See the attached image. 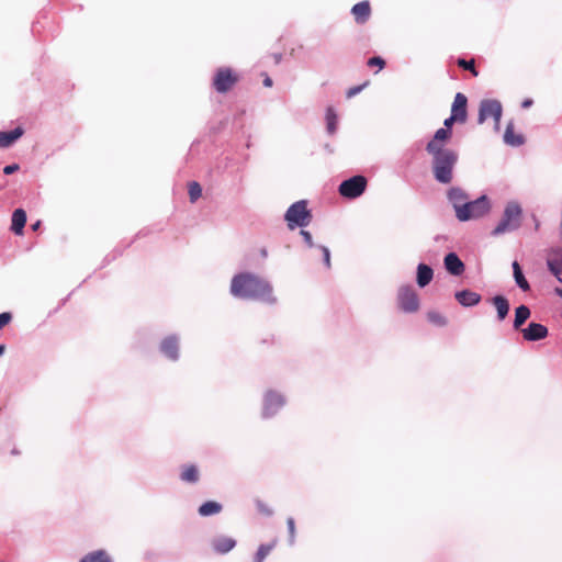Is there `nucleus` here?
Masks as SVG:
<instances>
[{"label": "nucleus", "instance_id": "nucleus-1", "mask_svg": "<svg viewBox=\"0 0 562 562\" xmlns=\"http://www.w3.org/2000/svg\"><path fill=\"white\" fill-rule=\"evenodd\" d=\"M229 292L237 299L261 301L267 304L277 303L271 283L251 272L235 274L231 281Z\"/></svg>", "mask_w": 562, "mask_h": 562}, {"label": "nucleus", "instance_id": "nucleus-2", "mask_svg": "<svg viewBox=\"0 0 562 562\" xmlns=\"http://www.w3.org/2000/svg\"><path fill=\"white\" fill-rule=\"evenodd\" d=\"M432 157V173L439 183H450L453 179V169L458 161V154L450 150L427 151Z\"/></svg>", "mask_w": 562, "mask_h": 562}, {"label": "nucleus", "instance_id": "nucleus-3", "mask_svg": "<svg viewBox=\"0 0 562 562\" xmlns=\"http://www.w3.org/2000/svg\"><path fill=\"white\" fill-rule=\"evenodd\" d=\"M522 210L518 202L510 201L504 209L503 216L495 228L492 231L493 236H499L513 231L520 226Z\"/></svg>", "mask_w": 562, "mask_h": 562}, {"label": "nucleus", "instance_id": "nucleus-4", "mask_svg": "<svg viewBox=\"0 0 562 562\" xmlns=\"http://www.w3.org/2000/svg\"><path fill=\"white\" fill-rule=\"evenodd\" d=\"M491 209L490 199L486 195H481L473 201L468 200L465 204H462L456 217L459 222L476 221L487 215Z\"/></svg>", "mask_w": 562, "mask_h": 562}, {"label": "nucleus", "instance_id": "nucleus-5", "mask_svg": "<svg viewBox=\"0 0 562 562\" xmlns=\"http://www.w3.org/2000/svg\"><path fill=\"white\" fill-rule=\"evenodd\" d=\"M285 221L290 229L295 227H305L310 224L312 215L307 210V203L305 200L293 203L284 215Z\"/></svg>", "mask_w": 562, "mask_h": 562}, {"label": "nucleus", "instance_id": "nucleus-6", "mask_svg": "<svg viewBox=\"0 0 562 562\" xmlns=\"http://www.w3.org/2000/svg\"><path fill=\"white\" fill-rule=\"evenodd\" d=\"M502 113L503 106L499 101L495 99H485L480 103L477 121L480 124H482L487 119H493L495 123V130L498 131Z\"/></svg>", "mask_w": 562, "mask_h": 562}, {"label": "nucleus", "instance_id": "nucleus-7", "mask_svg": "<svg viewBox=\"0 0 562 562\" xmlns=\"http://www.w3.org/2000/svg\"><path fill=\"white\" fill-rule=\"evenodd\" d=\"M397 304L404 313H415L419 310V297L412 285H402L397 291Z\"/></svg>", "mask_w": 562, "mask_h": 562}, {"label": "nucleus", "instance_id": "nucleus-8", "mask_svg": "<svg viewBox=\"0 0 562 562\" xmlns=\"http://www.w3.org/2000/svg\"><path fill=\"white\" fill-rule=\"evenodd\" d=\"M285 405V397L276 391L269 390L263 395L262 417H273Z\"/></svg>", "mask_w": 562, "mask_h": 562}, {"label": "nucleus", "instance_id": "nucleus-9", "mask_svg": "<svg viewBox=\"0 0 562 562\" xmlns=\"http://www.w3.org/2000/svg\"><path fill=\"white\" fill-rule=\"evenodd\" d=\"M367 187V180L362 176H353L350 179L342 181L339 186L340 195L348 199H356L360 196Z\"/></svg>", "mask_w": 562, "mask_h": 562}, {"label": "nucleus", "instance_id": "nucleus-10", "mask_svg": "<svg viewBox=\"0 0 562 562\" xmlns=\"http://www.w3.org/2000/svg\"><path fill=\"white\" fill-rule=\"evenodd\" d=\"M237 81V77L229 68H221L214 76L213 86L217 92H227Z\"/></svg>", "mask_w": 562, "mask_h": 562}, {"label": "nucleus", "instance_id": "nucleus-11", "mask_svg": "<svg viewBox=\"0 0 562 562\" xmlns=\"http://www.w3.org/2000/svg\"><path fill=\"white\" fill-rule=\"evenodd\" d=\"M451 130L448 128H439L436 131L432 139L428 142L426 146L427 151H442V150H450V148L446 147V143L451 137Z\"/></svg>", "mask_w": 562, "mask_h": 562}, {"label": "nucleus", "instance_id": "nucleus-12", "mask_svg": "<svg viewBox=\"0 0 562 562\" xmlns=\"http://www.w3.org/2000/svg\"><path fill=\"white\" fill-rule=\"evenodd\" d=\"M447 199L454 210V214L459 213V210L462 207V204L469 200V195L464 190L459 187H452L447 192Z\"/></svg>", "mask_w": 562, "mask_h": 562}, {"label": "nucleus", "instance_id": "nucleus-13", "mask_svg": "<svg viewBox=\"0 0 562 562\" xmlns=\"http://www.w3.org/2000/svg\"><path fill=\"white\" fill-rule=\"evenodd\" d=\"M161 353L168 359L176 361L179 358V339L176 336L165 338L160 344Z\"/></svg>", "mask_w": 562, "mask_h": 562}, {"label": "nucleus", "instance_id": "nucleus-14", "mask_svg": "<svg viewBox=\"0 0 562 562\" xmlns=\"http://www.w3.org/2000/svg\"><path fill=\"white\" fill-rule=\"evenodd\" d=\"M522 336L528 341H537L548 336V328L539 323H530L527 328L522 329Z\"/></svg>", "mask_w": 562, "mask_h": 562}, {"label": "nucleus", "instance_id": "nucleus-15", "mask_svg": "<svg viewBox=\"0 0 562 562\" xmlns=\"http://www.w3.org/2000/svg\"><path fill=\"white\" fill-rule=\"evenodd\" d=\"M547 265L550 272L559 280V282H562V250H551L547 259Z\"/></svg>", "mask_w": 562, "mask_h": 562}, {"label": "nucleus", "instance_id": "nucleus-16", "mask_svg": "<svg viewBox=\"0 0 562 562\" xmlns=\"http://www.w3.org/2000/svg\"><path fill=\"white\" fill-rule=\"evenodd\" d=\"M467 97L458 92L454 97L452 108H451V114H457L459 116V122L463 123L467 120Z\"/></svg>", "mask_w": 562, "mask_h": 562}, {"label": "nucleus", "instance_id": "nucleus-17", "mask_svg": "<svg viewBox=\"0 0 562 562\" xmlns=\"http://www.w3.org/2000/svg\"><path fill=\"white\" fill-rule=\"evenodd\" d=\"M443 263L446 270L452 276H460L464 271L463 262L454 252L448 254L445 257Z\"/></svg>", "mask_w": 562, "mask_h": 562}, {"label": "nucleus", "instance_id": "nucleus-18", "mask_svg": "<svg viewBox=\"0 0 562 562\" xmlns=\"http://www.w3.org/2000/svg\"><path fill=\"white\" fill-rule=\"evenodd\" d=\"M300 234L303 237V239L308 248H317L321 251V254L323 256L324 263H325L326 268L329 269L330 268V251H329V249L326 246H322V245L316 246L313 241V238H312V235L310 232L301 229Z\"/></svg>", "mask_w": 562, "mask_h": 562}, {"label": "nucleus", "instance_id": "nucleus-19", "mask_svg": "<svg viewBox=\"0 0 562 562\" xmlns=\"http://www.w3.org/2000/svg\"><path fill=\"white\" fill-rule=\"evenodd\" d=\"M456 300L462 306L470 307L480 303L481 295L470 290H462L456 293Z\"/></svg>", "mask_w": 562, "mask_h": 562}, {"label": "nucleus", "instance_id": "nucleus-20", "mask_svg": "<svg viewBox=\"0 0 562 562\" xmlns=\"http://www.w3.org/2000/svg\"><path fill=\"white\" fill-rule=\"evenodd\" d=\"M24 131L22 127L18 126L9 132H0V148H8L14 142H16L22 135Z\"/></svg>", "mask_w": 562, "mask_h": 562}, {"label": "nucleus", "instance_id": "nucleus-21", "mask_svg": "<svg viewBox=\"0 0 562 562\" xmlns=\"http://www.w3.org/2000/svg\"><path fill=\"white\" fill-rule=\"evenodd\" d=\"M351 13L358 23H364L370 18L371 9L368 1H361L355 4L351 9Z\"/></svg>", "mask_w": 562, "mask_h": 562}, {"label": "nucleus", "instance_id": "nucleus-22", "mask_svg": "<svg viewBox=\"0 0 562 562\" xmlns=\"http://www.w3.org/2000/svg\"><path fill=\"white\" fill-rule=\"evenodd\" d=\"M236 546V541L231 537H217L213 540L212 547L213 549L221 554H225L233 550Z\"/></svg>", "mask_w": 562, "mask_h": 562}, {"label": "nucleus", "instance_id": "nucleus-23", "mask_svg": "<svg viewBox=\"0 0 562 562\" xmlns=\"http://www.w3.org/2000/svg\"><path fill=\"white\" fill-rule=\"evenodd\" d=\"M432 277H434V271L432 269L425 265V263H419L417 266V284L420 286V288H425L426 285H428L430 283V281L432 280Z\"/></svg>", "mask_w": 562, "mask_h": 562}, {"label": "nucleus", "instance_id": "nucleus-24", "mask_svg": "<svg viewBox=\"0 0 562 562\" xmlns=\"http://www.w3.org/2000/svg\"><path fill=\"white\" fill-rule=\"evenodd\" d=\"M26 223V213L22 209H16L12 214V225L11 229L16 235H21L23 233V228Z\"/></svg>", "mask_w": 562, "mask_h": 562}, {"label": "nucleus", "instance_id": "nucleus-25", "mask_svg": "<svg viewBox=\"0 0 562 562\" xmlns=\"http://www.w3.org/2000/svg\"><path fill=\"white\" fill-rule=\"evenodd\" d=\"M504 142L506 145L518 147L524 144V137L520 134H515L514 123L509 122L506 126L504 134Z\"/></svg>", "mask_w": 562, "mask_h": 562}, {"label": "nucleus", "instance_id": "nucleus-26", "mask_svg": "<svg viewBox=\"0 0 562 562\" xmlns=\"http://www.w3.org/2000/svg\"><path fill=\"white\" fill-rule=\"evenodd\" d=\"M79 562H113L105 550H95L85 554Z\"/></svg>", "mask_w": 562, "mask_h": 562}, {"label": "nucleus", "instance_id": "nucleus-27", "mask_svg": "<svg viewBox=\"0 0 562 562\" xmlns=\"http://www.w3.org/2000/svg\"><path fill=\"white\" fill-rule=\"evenodd\" d=\"M492 302L497 311V317L499 321L505 319L509 312L508 300L503 295H496L492 299Z\"/></svg>", "mask_w": 562, "mask_h": 562}, {"label": "nucleus", "instance_id": "nucleus-28", "mask_svg": "<svg viewBox=\"0 0 562 562\" xmlns=\"http://www.w3.org/2000/svg\"><path fill=\"white\" fill-rule=\"evenodd\" d=\"M222 505L215 501H209V502H205L203 503L198 512H199V515L202 516V517H207V516H213V515H216L218 513H221L222 510Z\"/></svg>", "mask_w": 562, "mask_h": 562}, {"label": "nucleus", "instance_id": "nucleus-29", "mask_svg": "<svg viewBox=\"0 0 562 562\" xmlns=\"http://www.w3.org/2000/svg\"><path fill=\"white\" fill-rule=\"evenodd\" d=\"M180 479L187 483H196L199 481L198 468L193 464L183 467Z\"/></svg>", "mask_w": 562, "mask_h": 562}, {"label": "nucleus", "instance_id": "nucleus-30", "mask_svg": "<svg viewBox=\"0 0 562 562\" xmlns=\"http://www.w3.org/2000/svg\"><path fill=\"white\" fill-rule=\"evenodd\" d=\"M513 272H514V279L516 284L522 290L528 291L530 289V285L528 281L526 280L521 268L517 261L513 262Z\"/></svg>", "mask_w": 562, "mask_h": 562}, {"label": "nucleus", "instance_id": "nucleus-31", "mask_svg": "<svg viewBox=\"0 0 562 562\" xmlns=\"http://www.w3.org/2000/svg\"><path fill=\"white\" fill-rule=\"evenodd\" d=\"M530 310L526 305H520L515 311L514 328L518 329L529 318Z\"/></svg>", "mask_w": 562, "mask_h": 562}, {"label": "nucleus", "instance_id": "nucleus-32", "mask_svg": "<svg viewBox=\"0 0 562 562\" xmlns=\"http://www.w3.org/2000/svg\"><path fill=\"white\" fill-rule=\"evenodd\" d=\"M326 123L327 132L333 135L337 130L338 117L333 108H328L326 111Z\"/></svg>", "mask_w": 562, "mask_h": 562}, {"label": "nucleus", "instance_id": "nucleus-33", "mask_svg": "<svg viewBox=\"0 0 562 562\" xmlns=\"http://www.w3.org/2000/svg\"><path fill=\"white\" fill-rule=\"evenodd\" d=\"M276 544H277L276 540L271 541L268 544H261L258 548L257 553L255 555V562H263L266 557L271 552V550L276 547Z\"/></svg>", "mask_w": 562, "mask_h": 562}, {"label": "nucleus", "instance_id": "nucleus-34", "mask_svg": "<svg viewBox=\"0 0 562 562\" xmlns=\"http://www.w3.org/2000/svg\"><path fill=\"white\" fill-rule=\"evenodd\" d=\"M202 194L201 186L193 181L189 184V196L191 202H195Z\"/></svg>", "mask_w": 562, "mask_h": 562}, {"label": "nucleus", "instance_id": "nucleus-35", "mask_svg": "<svg viewBox=\"0 0 562 562\" xmlns=\"http://www.w3.org/2000/svg\"><path fill=\"white\" fill-rule=\"evenodd\" d=\"M427 318L430 323L437 326H445L447 324L446 317L437 312H429L427 314Z\"/></svg>", "mask_w": 562, "mask_h": 562}, {"label": "nucleus", "instance_id": "nucleus-36", "mask_svg": "<svg viewBox=\"0 0 562 562\" xmlns=\"http://www.w3.org/2000/svg\"><path fill=\"white\" fill-rule=\"evenodd\" d=\"M288 530H289V544L293 546L295 542V521L292 517L286 519Z\"/></svg>", "mask_w": 562, "mask_h": 562}, {"label": "nucleus", "instance_id": "nucleus-37", "mask_svg": "<svg viewBox=\"0 0 562 562\" xmlns=\"http://www.w3.org/2000/svg\"><path fill=\"white\" fill-rule=\"evenodd\" d=\"M458 65L464 69L471 70L474 76H477V72L474 68V60L459 59Z\"/></svg>", "mask_w": 562, "mask_h": 562}, {"label": "nucleus", "instance_id": "nucleus-38", "mask_svg": "<svg viewBox=\"0 0 562 562\" xmlns=\"http://www.w3.org/2000/svg\"><path fill=\"white\" fill-rule=\"evenodd\" d=\"M369 66H378L382 69L385 66V61L381 57H372L368 60Z\"/></svg>", "mask_w": 562, "mask_h": 562}, {"label": "nucleus", "instance_id": "nucleus-39", "mask_svg": "<svg viewBox=\"0 0 562 562\" xmlns=\"http://www.w3.org/2000/svg\"><path fill=\"white\" fill-rule=\"evenodd\" d=\"M454 122H459V116L457 114H451L448 119L445 120L442 128L450 130Z\"/></svg>", "mask_w": 562, "mask_h": 562}, {"label": "nucleus", "instance_id": "nucleus-40", "mask_svg": "<svg viewBox=\"0 0 562 562\" xmlns=\"http://www.w3.org/2000/svg\"><path fill=\"white\" fill-rule=\"evenodd\" d=\"M11 318H12V315L10 313H8V312L1 313L0 314V329L3 326L8 325L10 323Z\"/></svg>", "mask_w": 562, "mask_h": 562}, {"label": "nucleus", "instance_id": "nucleus-41", "mask_svg": "<svg viewBox=\"0 0 562 562\" xmlns=\"http://www.w3.org/2000/svg\"><path fill=\"white\" fill-rule=\"evenodd\" d=\"M19 168H20V167H19V165H18V164L8 165V166H5V167L3 168V172H4L5 175H11V173H13V172L18 171V170H19Z\"/></svg>", "mask_w": 562, "mask_h": 562}, {"label": "nucleus", "instance_id": "nucleus-42", "mask_svg": "<svg viewBox=\"0 0 562 562\" xmlns=\"http://www.w3.org/2000/svg\"><path fill=\"white\" fill-rule=\"evenodd\" d=\"M258 509H259L260 513H262V514H265L267 516L272 515V509H270L267 505H265L261 502L258 503Z\"/></svg>", "mask_w": 562, "mask_h": 562}, {"label": "nucleus", "instance_id": "nucleus-43", "mask_svg": "<svg viewBox=\"0 0 562 562\" xmlns=\"http://www.w3.org/2000/svg\"><path fill=\"white\" fill-rule=\"evenodd\" d=\"M361 90H362V86L353 87V88L348 90L347 97L351 98V97L356 95L357 93H359Z\"/></svg>", "mask_w": 562, "mask_h": 562}, {"label": "nucleus", "instance_id": "nucleus-44", "mask_svg": "<svg viewBox=\"0 0 562 562\" xmlns=\"http://www.w3.org/2000/svg\"><path fill=\"white\" fill-rule=\"evenodd\" d=\"M531 104H532V100H530V99H526V100H524V101H522L521 106H522V108H525V109H527V108H529Z\"/></svg>", "mask_w": 562, "mask_h": 562}, {"label": "nucleus", "instance_id": "nucleus-45", "mask_svg": "<svg viewBox=\"0 0 562 562\" xmlns=\"http://www.w3.org/2000/svg\"><path fill=\"white\" fill-rule=\"evenodd\" d=\"M263 85L266 87H271L272 86V80L271 78L267 77L265 80H263Z\"/></svg>", "mask_w": 562, "mask_h": 562}, {"label": "nucleus", "instance_id": "nucleus-46", "mask_svg": "<svg viewBox=\"0 0 562 562\" xmlns=\"http://www.w3.org/2000/svg\"><path fill=\"white\" fill-rule=\"evenodd\" d=\"M41 222H36L35 224L32 225V228L35 231L38 228Z\"/></svg>", "mask_w": 562, "mask_h": 562}, {"label": "nucleus", "instance_id": "nucleus-47", "mask_svg": "<svg viewBox=\"0 0 562 562\" xmlns=\"http://www.w3.org/2000/svg\"><path fill=\"white\" fill-rule=\"evenodd\" d=\"M4 349H5V348H4V346H3V345H0V356H2V355H3Z\"/></svg>", "mask_w": 562, "mask_h": 562}, {"label": "nucleus", "instance_id": "nucleus-48", "mask_svg": "<svg viewBox=\"0 0 562 562\" xmlns=\"http://www.w3.org/2000/svg\"><path fill=\"white\" fill-rule=\"evenodd\" d=\"M555 292H557V294H558L559 296H561V297H562V289H557V290H555Z\"/></svg>", "mask_w": 562, "mask_h": 562}]
</instances>
